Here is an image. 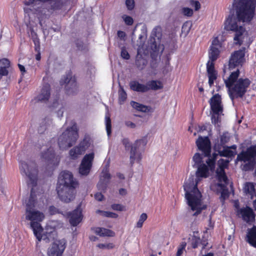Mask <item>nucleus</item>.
<instances>
[{
  "label": "nucleus",
  "mask_w": 256,
  "mask_h": 256,
  "mask_svg": "<svg viewBox=\"0 0 256 256\" xmlns=\"http://www.w3.org/2000/svg\"><path fill=\"white\" fill-rule=\"evenodd\" d=\"M126 4L129 10H132L134 8V0H126Z\"/></svg>",
  "instance_id": "obj_50"
},
{
  "label": "nucleus",
  "mask_w": 256,
  "mask_h": 256,
  "mask_svg": "<svg viewBox=\"0 0 256 256\" xmlns=\"http://www.w3.org/2000/svg\"><path fill=\"white\" fill-rule=\"evenodd\" d=\"M65 244L66 240L64 239L56 240L48 248V255L49 256H60L66 248Z\"/></svg>",
  "instance_id": "obj_18"
},
{
  "label": "nucleus",
  "mask_w": 256,
  "mask_h": 256,
  "mask_svg": "<svg viewBox=\"0 0 256 256\" xmlns=\"http://www.w3.org/2000/svg\"><path fill=\"white\" fill-rule=\"evenodd\" d=\"M206 126H198V132H201L203 130H206Z\"/></svg>",
  "instance_id": "obj_60"
},
{
  "label": "nucleus",
  "mask_w": 256,
  "mask_h": 256,
  "mask_svg": "<svg viewBox=\"0 0 256 256\" xmlns=\"http://www.w3.org/2000/svg\"><path fill=\"white\" fill-rule=\"evenodd\" d=\"M18 66L20 70L21 71V72H26L25 68L24 66L18 64Z\"/></svg>",
  "instance_id": "obj_61"
},
{
  "label": "nucleus",
  "mask_w": 256,
  "mask_h": 256,
  "mask_svg": "<svg viewBox=\"0 0 256 256\" xmlns=\"http://www.w3.org/2000/svg\"><path fill=\"white\" fill-rule=\"evenodd\" d=\"M219 54V48L214 46H210L208 52L210 60L206 64V72L208 78V84L210 86L214 84V81L217 78V72L214 69V62L218 58Z\"/></svg>",
  "instance_id": "obj_10"
},
{
  "label": "nucleus",
  "mask_w": 256,
  "mask_h": 256,
  "mask_svg": "<svg viewBox=\"0 0 256 256\" xmlns=\"http://www.w3.org/2000/svg\"><path fill=\"white\" fill-rule=\"evenodd\" d=\"M148 61L142 54H140L138 50L136 56V64L137 68L140 70H143L147 64Z\"/></svg>",
  "instance_id": "obj_31"
},
{
  "label": "nucleus",
  "mask_w": 256,
  "mask_h": 256,
  "mask_svg": "<svg viewBox=\"0 0 256 256\" xmlns=\"http://www.w3.org/2000/svg\"><path fill=\"white\" fill-rule=\"evenodd\" d=\"M82 209L78 206L72 212L69 214L70 222L74 226H76L82 220Z\"/></svg>",
  "instance_id": "obj_23"
},
{
  "label": "nucleus",
  "mask_w": 256,
  "mask_h": 256,
  "mask_svg": "<svg viewBox=\"0 0 256 256\" xmlns=\"http://www.w3.org/2000/svg\"><path fill=\"white\" fill-rule=\"evenodd\" d=\"M122 144L124 146L126 149H128L130 148V147L132 148V146L130 142V140L127 138H124L122 140Z\"/></svg>",
  "instance_id": "obj_52"
},
{
  "label": "nucleus",
  "mask_w": 256,
  "mask_h": 256,
  "mask_svg": "<svg viewBox=\"0 0 256 256\" xmlns=\"http://www.w3.org/2000/svg\"><path fill=\"white\" fill-rule=\"evenodd\" d=\"M94 198L97 200L101 201L104 198V196L101 193L98 192L95 194Z\"/></svg>",
  "instance_id": "obj_57"
},
{
  "label": "nucleus",
  "mask_w": 256,
  "mask_h": 256,
  "mask_svg": "<svg viewBox=\"0 0 256 256\" xmlns=\"http://www.w3.org/2000/svg\"><path fill=\"white\" fill-rule=\"evenodd\" d=\"M105 124L108 136H110L111 134V120L108 113L105 116Z\"/></svg>",
  "instance_id": "obj_40"
},
{
  "label": "nucleus",
  "mask_w": 256,
  "mask_h": 256,
  "mask_svg": "<svg viewBox=\"0 0 256 256\" xmlns=\"http://www.w3.org/2000/svg\"><path fill=\"white\" fill-rule=\"evenodd\" d=\"M122 18L126 24L128 26H131L134 20L132 17L127 16H124Z\"/></svg>",
  "instance_id": "obj_48"
},
{
  "label": "nucleus",
  "mask_w": 256,
  "mask_h": 256,
  "mask_svg": "<svg viewBox=\"0 0 256 256\" xmlns=\"http://www.w3.org/2000/svg\"><path fill=\"white\" fill-rule=\"evenodd\" d=\"M244 192L246 194L249 195L250 196V198L252 199L254 196H256V190L254 186L253 183L246 182L244 184Z\"/></svg>",
  "instance_id": "obj_32"
},
{
  "label": "nucleus",
  "mask_w": 256,
  "mask_h": 256,
  "mask_svg": "<svg viewBox=\"0 0 256 256\" xmlns=\"http://www.w3.org/2000/svg\"><path fill=\"white\" fill-rule=\"evenodd\" d=\"M245 48L235 51L231 55L229 60V68L233 69L236 67L242 66L244 60Z\"/></svg>",
  "instance_id": "obj_16"
},
{
  "label": "nucleus",
  "mask_w": 256,
  "mask_h": 256,
  "mask_svg": "<svg viewBox=\"0 0 256 256\" xmlns=\"http://www.w3.org/2000/svg\"><path fill=\"white\" fill-rule=\"evenodd\" d=\"M96 213L100 214L102 216L108 218H116L118 216L116 214L110 212L98 210Z\"/></svg>",
  "instance_id": "obj_42"
},
{
  "label": "nucleus",
  "mask_w": 256,
  "mask_h": 256,
  "mask_svg": "<svg viewBox=\"0 0 256 256\" xmlns=\"http://www.w3.org/2000/svg\"><path fill=\"white\" fill-rule=\"evenodd\" d=\"M186 244L184 242H182L180 244V246L179 248H178V250L176 252V256H180L182 255V254L183 253L184 250L185 249Z\"/></svg>",
  "instance_id": "obj_46"
},
{
  "label": "nucleus",
  "mask_w": 256,
  "mask_h": 256,
  "mask_svg": "<svg viewBox=\"0 0 256 256\" xmlns=\"http://www.w3.org/2000/svg\"><path fill=\"white\" fill-rule=\"evenodd\" d=\"M49 212L50 214H55L60 212L58 209L54 206H50L49 207Z\"/></svg>",
  "instance_id": "obj_55"
},
{
  "label": "nucleus",
  "mask_w": 256,
  "mask_h": 256,
  "mask_svg": "<svg viewBox=\"0 0 256 256\" xmlns=\"http://www.w3.org/2000/svg\"><path fill=\"white\" fill-rule=\"evenodd\" d=\"M20 170L22 175L26 176L30 180L28 184L34 186L36 184L38 170L36 164L33 162H22L20 164Z\"/></svg>",
  "instance_id": "obj_11"
},
{
  "label": "nucleus",
  "mask_w": 256,
  "mask_h": 256,
  "mask_svg": "<svg viewBox=\"0 0 256 256\" xmlns=\"http://www.w3.org/2000/svg\"><path fill=\"white\" fill-rule=\"evenodd\" d=\"M147 214L146 213H142L140 216L138 221L136 223V227L142 228L144 222L147 219Z\"/></svg>",
  "instance_id": "obj_43"
},
{
  "label": "nucleus",
  "mask_w": 256,
  "mask_h": 256,
  "mask_svg": "<svg viewBox=\"0 0 256 256\" xmlns=\"http://www.w3.org/2000/svg\"><path fill=\"white\" fill-rule=\"evenodd\" d=\"M118 36L121 39H124L126 36V33L123 31L118 30Z\"/></svg>",
  "instance_id": "obj_58"
},
{
  "label": "nucleus",
  "mask_w": 256,
  "mask_h": 256,
  "mask_svg": "<svg viewBox=\"0 0 256 256\" xmlns=\"http://www.w3.org/2000/svg\"><path fill=\"white\" fill-rule=\"evenodd\" d=\"M256 0H234L233 8L225 22L224 28L236 32L235 44H241L245 32L244 22H250L254 16Z\"/></svg>",
  "instance_id": "obj_1"
},
{
  "label": "nucleus",
  "mask_w": 256,
  "mask_h": 256,
  "mask_svg": "<svg viewBox=\"0 0 256 256\" xmlns=\"http://www.w3.org/2000/svg\"><path fill=\"white\" fill-rule=\"evenodd\" d=\"M60 82L66 84V90L68 94L74 95L78 92V88L76 82V78L72 76L71 74L70 73L66 74L64 80H62Z\"/></svg>",
  "instance_id": "obj_15"
},
{
  "label": "nucleus",
  "mask_w": 256,
  "mask_h": 256,
  "mask_svg": "<svg viewBox=\"0 0 256 256\" xmlns=\"http://www.w3.org/2000/svg\"><path fill=\"white\" fill-rule=\"evenodd\" d=\"M246 240L251 246L256 248V226L248 229Z\"/></svg>",
  "instance_id": "obj_24"
},
{
  "label": "nucleus",
  "mask_w": 256,
  "mask_h": 256,
  "mask_svg": "<svg viewBox=\"0 0 256 256\" xmlns=\"http://www.w3.org/2000/svg\"><path fill=\"white\" fill-rule=\"evenodd\" d=\"M238 215L247 223L253 222L255 220L256 215L252 208L248 206L242 208L238 210Z\"/></svg>",
  "instance_id": "obj_22"
},
{
  "label": "nucleus",
  "mask_w": 256,
  "mask_h": 256,
  "mask_svg": "<svg viewBox=\"0 0 256 256\" xmlns=\"http://www.w3.org/2000/svg\"><path fill=\"white\" fill-rule=\"evenodd\" d=\"M240 70L231 72L229 76L224 78L226 87L228 88V94L232 100L237 98H242L245 94L249 86L250 82L248 78H239Z\"/></svg>",
  "instance_id": "obj_5"
},
{
  "label": "nucleus",
  "mask_w": 256,
  "mask_h": 256,
  "mask_svg": "<svg viewBox=\"0 0 256 256\" xmlns=\"http://www.w3.org/2000/svg\"><path fill=\"white\" fill-rule=\"evenodd\" d=\"M42 158L48 165H52V166H57L60 160V157L58 156L55 155L54 150L51 147L46 152L42 153Z\"/></svg>",
  "instance_id": "obj_19"
},
{
  "label": "nucleus",
  "mask_w": 256,
  "mask_h": 256,
  "mask_svg": "<svg viewBox=\"0 0 256 256\" xmlns=\"http://www.w3.org/2000/svg\"><path fill=\"white\" fill-rule=\"evenodd\" d=\"M222 150L218 149V151L220 156L230 158L234 156L236 154V152L231 150L229 147L223 146Z\"/></svg>",
  "instance_id": "obj_35"
},
{
  "label": "nucleus",
  "mask_w": 256,
  "mask_h": 256,
  "mask_svg": "<svg viewBox=\"0 0 256 256\" xmlns=\"http://www.w3.org/2000/svg\"><path fill=\"white\" fill-rule=\"evenodd\" d=\"M94 230L96 234L100 236L113 237L115 236V233L113 231L103 228H95Z\"/></svg>",
  "instance_id": "obj_27"
},
{
  "label": "nucleus",
  "mask_w": 256,
  "mask_h": 256,
  "mask_svg": "<svg viewBox=\"0 0 256 256\" xmlns=\"http://www.w3.org/2000/svg\"><path fill=\"white\" fill-rule=\"evenodd\" d=\"M182 12L186 16H191L193 14V10L188 8H184L182 9Z\"/></svg>",
  "instance_id": "obj_45"
},
{
  "label": "nucleus",
  "mask_w": 256,
  "mask_h": 256,
  "mask_svg": "<svg viewBox=\"0 0 256 256\" xmlns=\"http://www.w3.org/2000/svg\"><path fill=\"white\" fill-rule=\"evenodd\" d=\"M190 241L193 248H195L198 247L200 241V238L198 236V232H193V235L192 236Z\"/></svg>",
  "instance_id": "obj_38"
},
{
  "label": "nucleus",
  "mask_w": 256,
  "mask_h": 256,
  "mask_svg": "<svg viewBox=\"0 0 256 256\" xmlns=\"http://www.w3.org/2000/svg\"><path fill=\"white\" fill-rule=\"evenodd\" d=\"M202 178L198 176L196 174V176H190L184 184L187 203L191 210L195 212L194 216L198 215L206 208V206L202 203V194L197 187L198 182Z\"/></svg>",
  "instance_id": "obj_3"
},
{
  "label": "nucleus",
  "mask_w": 256,
  "mask_h": 256,
  "mask_svg": "<svg viewBox=\"0 0 256 256\" xmlns=\"http://www.w3.org/2000/svg\"><path fill=\"white\" fill-rule=\"evenodd\" d=\"M130 86L131 90L138 92H144L148 91L146 84H142L136 80L130 82Z\"/></svg>",
  "instance_id": "obj_25"
},
{
  "label": "nucleus",
  "mask_w": 256,
  "mask_h": 256,
  "mask_svg": "<svg viewBox=\"0 0 256 256\" xmlns=\"http://www.w3.org/2000/svg\"><path fill=\"white\" fill-rule=\"evenodd\" d=\"M91 144L90 138L88 136H86L77 146L84 152L90 146Z\"/></svg>",
  "instance_id": "obj_34"
},
{
  "label": "nucleus",
  "mask_w": 256,
  "mask_h": 256,
  "mask_svg": "<svg viewBox=\"0 0 256 256\" xmlns=\"http://www.w3.org/2000/svg\"><path fill=\"white\" fill-rule=\"evenodd\" d=\"M10 66V61L6 58L0 60V75L6 76L8 74V68Z\"/></svg>",
  "instance_id": "obj_29"
},
{
  "label": "nucleus",
  "mask_w": 256,
  "mask_h": 256,
  "mask_svg": "<svg viewBox=\"0 0 256 256\" xmlns=\"http://www.w3.org/2000/svg\"><path fill=\"white\" fill-rule=\"evenodd\" d=\"M112 208L114 210L122 211L124 207L120 204H114L112 205Z\"/></svg>",
  "instance_id": "obj_51"
},
{
  "label": "nucleus",
  "mask_w": 256,
  "mask_h": 256,
  "mask_svg": "<svg viewBox=\"0 0 256 256\" xmlns=\"http://www.w3.org/2000/svg\"><path fill=\"white\" fill-rule=\"evenodd\" d=\"M148 90H157L163 88L162 83L159 80H152L146 83Z\"/></svg>",
  "instance_id": "obj_33"
},
{
  "label": "nucleus",
  "mask_w": 256,
  "mask_h": 256,
  "mask_svg": "<svg viewBox=\"0 0 256 256\" xmlns=\"http://www.w3.org/2000/svg\"><path fill=\"white\" fill-rule=\"evenodd\" d=\"M190 4L192 6H194L196 10H198L200 8V3L198 1L191 0Z\"/></svg>",
  "instance_id": "obj_53"
},
{
  "label": "nucleus",
  "mask_w": 256,
  "mask_h": 256,
  "mask_svg": "<svg viewBox=\"0 0 256 256\" xmlns=\"http://www.w3.org/2000/svg\"><path fill=\"white\" fill-rule=\"evenodd\" d=\"M94 157V152L86 154L84 156L79 167V173L81 175L87 176L90 173Z\"/></svg>",
  "instance_id": "obj_14"
},
{
  "label": "nucleus",
  "mask_w": 256,
  "mask_h": 256,
  "mask_svg": "<svg viewBox=\"0 0 256 256\" xmlns=\"http://www.w3.org/2000/svg\"><path fill=\"white\" fill-rule=\"evenodd\" d=\"M78 182L74 179L72 172L64 170L60 174L56 190L60 198L65 202L73 200L75 196V188Z\"/></svg>",
  "instance_id": "obj_4"
},
{
  "label": "nucleus",
  "mask_w": 256,
  "mask_h": 256,
  "mask_svg": "<svg viewBox=\"0 0 256 256\" xmlns=\"http://www.w3.org/2000/svg\"><path fill=\"white\" fill-rule=\"evenodd\" d=\"M67 0H25L24 4L26 6H34L40 2H48L50 9L54 11L62 10L66 5Z\"/></svg>",
  "instance_id": "obj_13"
},
{
  "label": "nucleus",
  "mask_w": 256,
  "mask_h": 256,
  "mask_svg": "<svg viewBox=\"0 0 256 256\" xmlns=\"http://www.w3.org/2000/svg\"><path fill=\"white\" fill-rule=\"evenodd\" d=\"M211 46H214L218 48L220 47V42L218 38H216L212 40Z\"/></svg>",
  "instance_id": "obj_54"
},
{
  "label": "nucleus",
  "mask_w": 256,
  "mask_h": 256,
  "mask_svg": "<svg viewBox=\"0 0 256 256\" xmlns=\"http://www.w3.org/2000/svg\"><path fill=\"white\" fill-rule=\"evenodd\" d=\"M98 247L102 249H111L114 248V244L112 243L109 244H99Z\"/></svg>",
  "instance_id": "obj_47"
},
{
  "label": "nucleus",
  "mask_w": 256,
  "mask_h": 256,
  "mask_svg": "<svg viewBox=\"0 0 256 256\" xmlns=\"http://www.w3.org/2000/svg\"><path fill=\"white\" fill-rule=\"evenodd\" d=\"M109 164H108L103 168L100 176V181L97 186L100 190H106L110 180L111 178L110 174L108 171Z\"/></svg>",
  "instance_id": "obj_21"
},
{
  "label": "nucleus",
  "mask_w": 256,
  "mask_h": 256,
  "mask_svg": "<svg viewBox=\"0 0 256 256\" xmlns=\"http://www.w3.org/2000/svg\"><path fill=\"white\" fill-rule=\"evenodd\" d=\"M83 152L77 146H74L69 152V154L72 159H76L79 156L82 154Z\"/></svg>",
  "instance_id": "obj_37"
},
{
  "label": "nucleus",
  "mask_w": 256,
  "mask_h": 256,
  "mask_svg": "<svg viewBox=\"0 0 256 256\" xmlns=\"http://www.w3.org/2000/svg\"><path fill=\"white\" fill-rule=\"evenodd\" d=\"M50 107L52 109L58 108V110L56 112L58 117H62L63 116L64 110L63 106L62 104H59L58 100H55L52 104L50 106Z\"/></svg>",
  "instance_id": "obj_36"
},
{
  "label": "nucleus",
  "mask_w": 256,
  "mask_h": 256,
  "mask_svg": "<svg viewBox=\"0 0 256 256\" xmlns=\"http://www.w3.org/2000/svg\"><path fill=\"white\" fill-rule=\"evenodd\" d=\"M26 210L24 216L26 220L30 222V226L32 230L34 236L40 242L42 240H48L52 238L51 236L54 234V232L48 233V236L43 234V228L40 224L44 218L43 212L34 208L36 204V198L34 194V188L31 190V193L28 200L24 202Z\"/></svg>",
  "instance_id": "obj_2"
},
{
  "label": "nucleus",
  "mask_w": 256,
  "mask_h": 256,
  "mask_svg": "<svg viewBox=\"0 0 256 256\" xmlns=\"http://www.w3.org/2000/svg\"><path fill=\"white\" fill-rule=\"evenodd\" d=\"M230 161L227 159L220 158L218 160V168L216 170V176L218 180V186L223 190L222 192V196L227 197L228 194L225 192V187L228 184V178L224 172V168H226Z\"/></svg>",
  "instance_id": "obj_12"
},
{
  "label": "nucleus",
  "mask_w": 256,
  "mask_h": 256,
  "mask_svg": "<svg viewBox=\"0 0 256 256\" xmlns=\"http://www.w3.org/2000/svg\"><path fill=\"white\" fill-rule=\"evenodd\" d=\"M117 176L118 177V178L120 179H124V174H122L118 173L117 174Z\"/></svg>",
  "instance_id": "obj_63"
},
{
  "label": "nucleus",
  "mask_w": 256,
  "mask_h": 256,
  "mask_svg": "<svg viewBox=\"0 0 256 256\" xmlns=\"http://www.w3.org/2000/svg\"><path fill=\"white\" fill-rule=\"evenodd\" d=\"M78 131L77 126L74 124L60 135L58 138V144L60 150H66L76 143L78 138Z\"/></svg>",
  "instance_id": "obj_7"
},
{
  "label": "nucleus",
  "mask_w": 256,
  "mask_h": 256,
  "mask_svg": "<svg viewBox=\"0 0 256 256\" xmlns=\"http://www.w3.org/2000/svg\"><path fill=\"white\" fill-rule=\"evenodd\" d=\"M208 228H207V229H210L213 228V224L211 222V218H210L209 219V224H208Z\"/></svg>",
  "instance_id": "obj_62"
},
{
  "label": "nucleus",
  "mask_w": 256,
  "mask_h": 256,
  "mask_svg": "<svg viewBox=\"0 0 256 256\" xmlns=\"http://www.w3.org/2000/svg\"><path fill=\"white\" fill-rule=\"evenodd\" d=\"M199 150L204 152V156H208L210 153V142L208 136H199L196 141Z\"/></svg>",
  "instance_id": "obj_20"
},
{
  "label": "nucleus",
  "mask_w": 256,
  "mask_h": 256,
  "mask_svg": "<svg viewBox=\"0 0 256 256\" xmlns=\"http://www.w3.org/2000/svg\"><path fill=\"white\" fill-rule=\"evenodd\" d=\"M131 105L134 108L139 111L146 112L148 110V107L135 102H132Z\"/></svg>",
  "instance_id": "obj_39"
},
{
  "label": "nucleus",
  "mask_w": 256,
  "mask_h": 256,
  "mask_svg": "<svg viewBox=\"0 0 256 256\" xmlns=\"http://www.w3.org/2000/svg\"><path fill=\"white\" fill-rule=\"evenodd\" d=\"M217 156V154H214L212 158H208L206 160L207 164V165H206L202 160V156L200 153H196L192 158L191 164L194 168H197V170L196 172V176H198L208 177V170L212 171L214 169L215 161Z\"/></svg>",
  "instance_id": "obj_6"
},
{
  "label": "nucleus",
  "mask_w": 256,
  "mask_h": 256,
  "mask_svg": "<svg viewBox=\"0 0 256 256\" xmlns=\"http://www.w3.org/2000/svg\"><path fill=\"white\" fill-rule=\"evenodd\" d=\"M125 125L128 127L130 128H136V125L134 123L130 121L127 120L125 122Z\"/></svg>",
  "instance_id": "obj_56"
},
{
  "label": "nucleus",
  "mask_w": 256,
  "mask_h": 256,
  "mask_svg": "<svg viewBox=\"0 0 256 256\" xmlns=\"http://www.w3.org/2000/svg\"><path fill=\"white\" fill-rule=\"evenodd\" d=\"M230 134L227 132H224L220 136V140H218V142L215 144V148L221 149L222 147L225 146L224 144L230 140Z\"/></svg>",
  "instance_id": "obj_28"
},
{
  "label": "nucleus",
  "mask_w": 256,
  "mask_h": 256,
  "mask_svg": "<svg viewBox=\"0 0 256 256\" xmlns=\"http://www.w3.org/2000/svg\"><path fill=\"white\" fill-rule=\"evenodd\" d=\"M126 190L124 188H122L119 190V194L122 196H125L126 194Z\"/></svg>",
  "instance_id": "obj_59"
},
{
  "label": "nucleus",
  "mask_w": 256,
  "mask_h": 256,
  "mask_svg": "<svg viewBox=\"0 0 256 256\" xmlns=\"http://www.w3.org/2000/svg\"><path fill=\"white\" fill-rule=\"evenodd\" d=\"M212 122L215 126H219L221 122V116L223 112L220 96L214 95L210 100Z\"/></svg>",
  "instance_id": "obj_9"
},
{
  "label": "nucleus",
  "mask_w": 256,
  "mask_h": 256,
  "mask_svg": "<svg viewBox=\"0 0 256 256\" xmlns=\"http://www.w3.org/2000/svg\"><path fill=\"white\" fill-rule=\"evenodd\" d=\"M147 144V140L146 138H142L140 140H137L132 144V147H134V149L140 152H143L144 147Z\"/></svg>",
  "instance_id": "obj_30"
},
{
  "label": "nucleus",
  "mask_w": 256,
  "mask_h": 256,
  "mask_svg": "<svg viewBox=\"0 0 256 256\" xmlns=\"http://www.w3.org/2000/svg\"><path fill=\"white\" fill-rule=\"evenodd\" d=\"M40 52H38V54H36V58L37 60H40Z\"/></svg>",
  "instance_id": "obj_64"
},
{
  "label": "nucleus",
  "mask_w": 256,
  "mask_h": 256,
  "mask_svg": "<svg viewBox=\"0 0 256 256\" xmlns=\"http://www.w3.org/2000/svg\"><path fill=\"white\" fill-rule=\"evenodd\" d=\"M256 146H251L246 150L242 151L236 158V161L243 162L245 164L242 165L243 170H253L256 164Z\"/></svg>",
  "instance_id": "obj_8"
},
{
  "label": "nucleus",
  "mask_w": 256,
  "mask_h": 256,
  "mask_svg": "<svg viewBox=\"0 0 256 256\" xmlns=\"http://www.w3.org/2000/svg\"><path fill=\"white\" fill-rule=\"evenodd\" d=\"M32 36L36 46V49L37 50L40 48V42L36 33L33 30H32Z\"/></svg>",
  "instance_id": "obj_44"
},
{
  "label": "nucleus",
  "mask_w": 256,
  "mask_h": 256,
  "mask_svg": "<svg viewBox=\"0 0 256 256\" xmlns=\"http://www.w3.org/2000/svg\"><path fill=\"white\" fill-rule=\"evenodd\" d=\"M127 94L124 89L120 86L118 90V99L120 104H122L126 99Z\"/></svg>",
  "instance_id": "obj_41"
},
{
  "label": "nucleus",
  "mask_w": 256,
  "mask_h": 256,
  "mask_svg": "<svg viewBox=\"0 0 256 256\" xmlns=\"http://www.w3.org/2000/svg\"><path fill=\"white\" fill-rule=\"evenodd\" d=\"M130 163L132 165L135 162H140L142 158V152L136 150L134 147H132L130 151Z\"/></svg>",
  "instance_id": "obj_26"
},
{
  "label": "nucleus",
  "mask_w": 256,
  "mask_h": 256,
  "mask_svg": "<svg viewBox=\"0 0 256 256\" xmlns=\"http://www.w3.org/2000/svg\"><path fill=\"white\" fill-rule=\"evenodd\" d=\"M120 54L121 56L125 60H128L130 58L128 52L124 48H122Z\"/></svg>",
  "instance_id": "obj_49"
},
{
  "label": "nucleus",
  "mask_w": 256,
  "mask_h": 256,
  "mask_svg": "<svg viewBox=\"0 0 256 256\" xmlns=\"http://www.w3.org/2000/svg\"><path fill=\"white\" fill-rule=\"evenodd\" d=\"M47 78H44V83L42 85V88L40 92L35 98L36 101L41 102H46L50 96V87L49 84L46 82Z\"/></svg>",
  "instance_id": "obj_17"
}]
</instances>
